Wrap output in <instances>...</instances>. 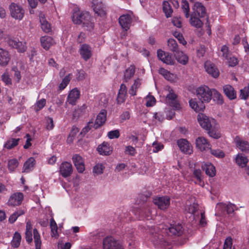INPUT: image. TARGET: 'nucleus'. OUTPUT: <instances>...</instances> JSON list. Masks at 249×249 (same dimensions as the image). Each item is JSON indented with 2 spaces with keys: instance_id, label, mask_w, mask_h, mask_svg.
Segmentation results:
<instances>
[{
  "instance_id": "obj_16",
  "label": "nucleus",
  "mask_w": 249,
  "mask_h": 249,
  "mask_svg": "<svg viewBox=\"0 0 249 249\" xmlns=\"http://www.w3.org/2000/svg\"><path fill=\"white\" fill-rule=\"evenodd\" d=\"M72 172V166L68 162H63L60 166V173L62 177L66 178L70 176Z\"/></svg>"
},
{
  "instance_id": "obj_18",
  "label": "nucleus",
  "mask_w": 249,
  "mask_h": 249,
  "mask_svg": "<svg viewBox=\"0 0 249 249\" xmlns=\"http://www.w3.org/2000/svg\"><path fill=\"white\" fill-rule=\"evenodd\" d=\"M80 91L77 88L72 89L68 94L67 102L71 105H74L80 97Z\"/></svg>"
},
{
  "instance_id": "obj_31",
  "label": "nucleus",
  "mask_w": 249,
  "mask_h": 249,
  "mask_svg": "<svg viewBox=\"0 0 249 249\" xmlns=\"http://www.w3.org/2000/svg\"><path fill=\"white\" fill-rule=\"evenodd\" d=\"M36 164V160L33 157L29 158L24 163L23 167V172L28 173L32 171Z\"/></svg>"
},
{
  "instance_id": "obj_33",
  "label": "nucleus",
  "mask_w": 249,
  "mask_h": 249,
  "mask_svg": "<svg viewBox=\"0 0 249 249\" xmlns=\"http://www.w3.org/2000/svg\"><path fill=\"white\" fill-rule=\"evenodd\" d=\"M176 58L178 62L182 64L186 65L188 62V57L182 51H178L174 53Z\"/></svg>"
},
{
  "instance_id": "obj_35",
  "label": "nucleus",
  "mask_w": 249,
  "mask_h": 249,
  "mask_svg": "<svg viewBox=\"0 0 249 249\" xmlns=\"http://www.w3.org/2000/svg\"><path fill=\"white\" fill-rule=\"evenodd\" d=\"M32 225L30 221H28L26 225L25 238L27 242L30 243L33 241Z\"/></svg>"
},
{
  "instance_id": "obj_57",
  "label": "nucleus",
  "mask_w": 249,
  "mask_h": 249,
  "mask_svg": "<svg viewBox=\"0 0 249 249\" xmlns=\"http://www.w3.org/2000/svg\"><path fill=\"white\" fill-rule=\"evenodd\" d=\"M104 166L102 164H96L93 169V172L97 175L101 174L103 173Z\"/></svg>"
},
{
  "instance_id": "obj_42",
  "label": "nucleus",
  "mask_w": 249,
  "mask_h": 249,
  "mask_svg": "<svg viewBox=\"0 0 249 249\" xmlns=\"http://www.w3.org/2000/svg\"><path fill=\"white\" fill-rule=\"evenodd\" d=\"M163 11L165 14L167 18H169L171 16L173 13V10L171 5L168 1H164L162 4Z\"/></svg>"
},
{
  "instance_id": "obj_52",
  "label": "nucleus",
  "mask_w": 249,
  "mask_h": 249,
  "mask_svg": "<svg viewBox=\"0 0 249 249\" xmlns=\"http://www.w3.org/2000/svg\"><path fill=\"white\" fill-rule=\"evenodd\" d=\"M249 96V85L240 90V97L241 99L246 100Z\"/></svg>"
},
{
  "instance_id": "obj_21",
  "label": "nucleus",
  "mask_w": 249,
  "mask_h": 249,
  "mask_svg": "<svg viewBox=\"0 0 249 249\" xmlns=\"http://www.w3.org/2000/svg\"><path fill=\"white\" fill-rule=\"evenodd\" d=\"M93 3L94 11L98 15L102 17L106 15L105 5L102 2L95 0Z\"/></svg>"
},
{
  "instance_id": "obj_60",
  "label": "nucleus",
  "mask_w": 249,
  "mask_h": 249,
  "mask_svg": "<svg viewBox=\"0 0 249 249\" xmlns=\"http://www.w3.org/2000/svg\"><path fill=\"white\" fill-rule=\"evenodd\" d=\"M152 147L153 148V151L157 153L163 148V145L161 143L154 142L152 144Z\"/></svg>"
},
{
  "instance_id": "obj_6",
  "label": "nucleus",
  "mask_w": 249,
  "mask_h": 249,
  "mask_svg": "<svg viewBox=\"0 0 249 249\" xmlns=\"http://www.w3.org/2000/svg\"><path fill=\"white\" fill-rule=\"evenodd\" d=\"M164 92H166V101L173 106L176 109L180 108V105L177 100V95L175 93L173 89L169 86H166L164 89Z\"/></svg>"
},
{
  "instance_id": "obj_34",
  "label": "nucleus",
  "mask_w": 249,
  "mask_h": 249,
  "mask_svg": "<svg viewBox=\"0 0 249 249\" xmlns=\"http://www.w3.org/2000/svg\"><path fill=\"white\" fill-rule=\"evenodd\" d=\"M235 161L239 166L243 168L246 166L248 162V159L245 155L239 154L236 156Z\"/></svg>"
},
{
  "instance_id": "obj_23",
  "label": "nucleus",
  "mask_w": 249,
  "mask_h": 249,
  "mask_svg": "<svg viewBox=\"0 0 249 249\" xmlns=\"http://www.w3.org/2000/svg\"><path fill=\"white\" fill-rule=\"evenodd\" d=\"M107 112L105 110H102L97 116L93 127L97 129L102 126L106 121Z\"/></svg>"
},
{
  "instance_id": "obj_29",
  "label": "nucleus",
  "mask_w": 249,
  "mask_h": 249,
  "mask_svg": "<svg viewBox=\"0 0 249 249\" xmlns=\"http://www.w3.org/2000/svg\"><path fill=\"white\" fill-rule=\"evenodd\" d=\"M39 20L42 30L45 33L50 32L51 31V25L47 21L43 14H40L39 15Z\"/></svg>"
},
{
  "instance_id": "obj_62",
  "label": "nucleus",
  "mask_w": 249,
  "mask_h": 249,
  "mask_svg": "<svg viewBox=\"0 0 249 249\" xmlns=\"http://www.w3.org/2000/svg\"><path fill=\"white\" fill-rule=\"evenodd\" d=\"M172 23L174 26L178 28L181 27V20L180 18L174 17L172 19Z\"/></svg>"
},
{
  "instance_id": "obj_54",
  "label": "nucleus",
  "mask_w": 249,
  "mask_h": 249,
  "mask_svg": "<svg viewBox=\"0 0 249 249\" xmlns=\"http://www.w3.org/2000/svg\"><path fill=\"white\" fill-rule=\"evenodd\" d=\"M2 81L7 85H11L12 80L10 78L8 73L6 71L1 75Z\"/></svg>"
},
{
  "instance_id": "obj_19",
  "label": "nucleus",
  "mask_w": 249,
  "mask_h": 249,
  "mask_svg": "<svg viewBox=\"0 0 249 249\" xmlns=\"http://www.w3.org/2000/svg\"><path fill=\"white\" fill-rule=\"evenodd\" d=\"M204 67L206 71L213 77L216 78L218 76L219 72L215 66L210 61L205 63Z\"/></svg>"
},
{
  "instance_id": "obj_45",
  "label": "nucleus",
  "mask_w": 249,
  "mask_h": 249,
  "mask_svg": "<svg viewBox=\"0 0 249 249\" xmlns=\"http://www.w3.org/2000/svg\"><path fill=\"white\" fill-rule=\"evenodd\" d=\"M21 239V237L20 233L18 232H16L12 241V246L14 248L18 247L20 244Z\"/></svg>"
},
{
  "instance_id": "obj_7",
  "label": "nucleus",
  "mask_w": 249,
  "mask_h": 249,
  "mask_svg": "<svg viewBox=\"0 0 249 249\" xmlns=\"http://www.w3.org/2000/svg\"><path fill=\"white\" fill-rule=\"evenodd\" d=\"M6 41L9 46L16 49L18 52L24 53L26 51L25 42L19 41L18 39L10 36L7 37Z\"/></svg>"
},
{
  "instance_id": "obj_58",
  "label": "nucleus",
  "mask_w": 249,
  "mask_h": 249,
  "mask_svg": "<svg viewBox=\"0 0 249 249\" xmlns=\"http://www.w3.org/2000/svg\"><path fill=\"white\" fill-rule=\"evenodd\" d=\"M232 238L231 237H228L226 239L223 249H231L232 244Z\"/></svg>"
},
{
  "instance_id": "obj_22",
  "label": "nucleus",
  "mask_w": 249,
  "mask_h": 249,
  "mask_svg": "<svg viewBox=\"0 0 249 249\" xmlns=\"http://www.w3.org/2000/svg\"><path fill=\"white\" fill-rule=\"evenodd\" d=\"M10 59L9 53L3 49H0V65L2 67L7 66Z\"/></svg>"
},
{
  "instance_id": "obj_9",
  "label": "nucleus",
  "mask_w": 249,
  "mask_h": 249,
  "mask_svg": "<svg viewBox=\"0 0 249 249\" xmlns=\"http://www.w3.org/2000/svg\"><path fill=\"white\" fill-rule=\"evenodd\" d=\"M153 201L159 209L162 210H166L170 203V198L167 196L157 197L153 199Z\"/></svg>"
},
{
  "instance_id": "obj_1",
  "label": "nucleus",
  "mask_w": 249,
  "mask_h": 249,
  "mask_svg": "<svg viewBox=\"0 0 249 249\" xmlns=\"http://www.w3.org/2000/svg\"><path fill=\"white\" fill-rule=\"evenodd\" d=\"M160 227H156L155 226L149 227L150 231L153 234V241L155 244L160 245V246H165V240L163 238V235L160 233H157V229H162V232H163V230L165 231H169V233L172 235L176 236H180L183 233V227L179 223H174L171 224L170 226L166 228L165 229L163 228L162 225H160Z\"/></svg>"
},
{
  "instance_id": "obj_39",
  "label": "nucleus",
  "mask_w": 249,
  "mask_h": 249,
  "mask_svg": "<svg viewBox=\"0 0 249 249\" xmlns=\"http://www.w3.org/2000/svg\"><path fill=\"white\" fill-rule=\"evenodd\" d=\"M33 234L36 249H41V240L40 234L37 229H34Z\"/></svg>"
},
{
  "instance_id": "obj_36",
  "label": "nucleus",
  "mask_w": 249,
  "mask_h": 249,
  "mask_svg": "<svg viewBox=\"0 0 249 249\" xmlns=\"http://www.w3.org/2000/svg\"><path fill=\"white\" fill-rule=\"evenodd\" d=\"M189 105L196 112L202 111L205 108V106L203 104V103L201 102L198 104L194 100L192 99L190 100Z\"/></svg>"
},
{
  "instance_id": "obj_59",
  "label": "nucleus",
  "mask_w": 249,
  "mask_h": 249,
  "mask_svg": "<svg viewBox=\"0 0 249 249\" xmlns=\"http://www.w3.org/2000/svg\"><path fill=\"white\" fill-rule=\"evenodd\" d=\"M125 153L131 156H134L136 153L135 149L131 146H127L125 147Z\"/></svg>"
},
{
  "instance_id": "obj_25",
  "label": "nucleus",
  "mask_w": 249,
  "mask_h": 249,
  "mask_svg": "<svg viewBox=\"0 0 249 249\" xmlns=\"http://www.w3.org/2000/svg\"><path fill=\"white\" fill-rule=\"evenodd\" d=\"M223 90L224 94L230 100H233L236 98V93L234 88L230 85L223 86Z\"/></svg>"
},
{
  "instance_id": "obj_49",
  "label": "nucleus",
  "mask_w": 249,
  "mask_h": 249,
  "mask_svg": "<svg viewBox=\"0 0 249 249\" xmlns=\"http://www.w3.org/2000/svg\"><path fill=\"white\" fill-rule=\"evenodd\" d=\"M19 139H11L9 140L4 144V147L10 149L18 144Z\"/></svg>"
},
{
  "instance_id": "obj_28",
  "label": "nucleus",
  "mask_w": 249,
  "mask_h": 249,
  "mask_svg": "<svg viewBox=\"0 0 249 249\" xmlns=\"http://www.w3.org/2000/svg\"><path fill=\"white\" fill-rule=\"evenodd\" d=\"M40 42L42 47L45 50H48L54 43L53 38L48 36L41 37Z\"/></svg>"
},
{
  "instance_id": "obj_11",
  "label": "nucleus",
  "mask_w": 249,
  "mask_h": 249,
  "mask_svg": "<svg viewBox=\"0 0 249 249\" xmlns=\"http://www.w3.org/2000/svg\"><path fill=\"white\" fill-rule=\"evenodd\" d=\"M79 52L81 57L85 61L88 60L92 55V48L87 44H82Z\"/></svg>"
},
{
  "instance_id": "obj_61",
  "label": "nucleus",
  "mask_w": 249,
  "mask_h": 249,
  "mask_svg": "<svg viewBox=\"0 0 249 249\" xmlns=\"http://www.w3.org/2000/svg\"><path fill=\"white\" fill-rule=\"evenodd\" d=\"M211 154L218 158H223L225 156L224 153L220 150L211 149Z\"/></svg>"
},
{
  "instance_id": "obj_8",
  "label": "nucleus",
  "mask_w": 249,
  "mask_h": 249,
  "mask_svg": "<svg viewBox=\"0 0 249 249\" xmlns=\"http://www.w3.org/2000/svg\"><path fill=\"white\" fill-rule=\"evenodd\" d=\"M103 244V249H123L119 243L111 236L105 238Z\"/></svg>"
},
{
  "instance_id": "obj_10",
  "label": "nucleus",
  "mask_w": 249,
  "mask_h": 249,
  "mask_svg": "<svg viewBox=\"0 0 249 249\" xmlns=\"http://www.w3.org/2000/svg\"><path fill=\"white\" fill-rule=\"evenodd\" d=\"M193 14L200 18H204L207 15V10L204 5L200 2H195L192 6Z\"/></svg>"
},
{
  "instance_id": "obj_12",
  "label": "nucleus",
  "mask_w": 249,
  "mask_h": 249,
  "mask_svg": "<svg viewBox=\"0 0 249 249\" xmlns=\"http://www.w3.org/2000/svg\"><path fill=\"white\" fill-rule=\"evenodd\" d=\"M23 199V195L21 193H15L9 197L7 204L10 206H17L19 205Z\"/></svg>"
},
{
  "instance_id": "obj_14",
  "label": "nucleus",
  "mask_w": 249,
  "mask_h": 249,
  "mask_svg": "<svg viewBox=\"0 0 249 249\" xmlns=\"http://www.w3.org/2000/svg\"><path fill=\"white\" fill-rule=\"evenodd\" d=\"M72 161L79 173H83L85 170V164L83 158L78 154H74L72 158Z\"/></svg>"
},
{
  "instance_id": "obj_48",
  "label": "nucleus",
  "mask_w": 249,
  "mask_h": 249,
  "mask_svg": "<svg viewBox=\"0 0 249 249\" xmlns=\"http://www.w3.org/2000/svg\"><path fill=\"white\" fill-rule=\"evenodd\" d=\"M19 162L17 159H13L8 161V168L11 172H14L18 166Z\"/></svg>"
},
{
  "instance_id": "obj_32",
  "label": "nucleus",
  "mask_w": 249,
  "mask_h": 249,
  "mask_svg": "<svg viewBox=\"0 0 249 249\" xmlns=\"http://www.w3.org/2000/svg\"><path fill=\"white\" fill-rule=\"evenodd\" d=\"M202 169L206 174L210 177H213L215 175V170L214 166L211 163H206L202 165Z\"/></svg>"
},
{
  "instance_id": "obj_64",
  "label": "nucleus",
  "mask_w": 249,
  "mask_h": 249,
  "mask_svg": "<svg viewBox=\"0 0 249 249\" xmlns=\"http://www.w3.org/2000/svg\"><path fill=\"white\" fill-rule=\"evenodd\" d=\"M228 63L230 66L234 67L238 64L237 59L235 57L228 58Z\"/></svg>"
},
{
  "instance_id": "obj_50",
  "label": "nucleus",
  "mask_w": 249,
  "mask_h": 249,
  "mask_svg": "<svg viewBox=\"0 0 249 249\" xmlns=\"http://www.w3.org/2000/svg\"><path fill=\"white\" fill-rule=\"evenodd\" d=\"M152 211L150 208H147L144 210H141L140 212V214L141 218L144 217L147 220H149L152 218Z\"/></svg>"
},
{
  "instance_id": "obj_13",
  "label": "nucleus",
  "mask_w": 249,
  "mask_h": 249,
  "mask_svg": "<svg viewBox=\"0 0 249 249\" xmlns=\"http://www.w3.org/2000/svg\"><path fill=\"white\" fill-rule=\"evenodd\" d=\"M158 58L163 63L168 65H172L174 64V60L172 58V55L168 53L165 52L161 50H159L157 52Z\"/></svg>"
},
{
  "instance_id": "obj_15",
  "label": "nucleus",
  "mask_w": 249,
  "mask_h": 249,
  "mask_svg": "<svg viewBox=\"0 0 249 249\" xmlns=\"http://www.w3.org/2000/svg\"><path fill=\"white\" fill-rule=\"evenodd\" d=\"M177 143L180 150L182 152L188 154L192 153L193 151L192 146L187 140L180 139L178 141Z\"/></svg>"
},
{
  "instance_id": "obj_17",
  "label": "nucleus",
  "mask_w": 249,
  "mask_h": 249,
  "mask_svg": "<svg viewBox=\"0 0 249 249\" xmlns=\"http://www.w3.org/2000/svg\"><path fill=\"white\" fill-rule=\"evenodd\" d=\"M131 21L132 18L128 14L122 15L119 18V22L120 25L125 31L129 29Z\"/></svg>"
},
{
  "instance_id": "obj_3",
  "label": "nucleus",
  "mask_w": 249,
  "mask_h": 249,
  "mask_svg": "<svg viewBox=\"0 0 249 249\" xmlns=\"http://www.w3.org/2000/svg\"><path fill=\"white\" fill-rule=\"evenodd\" d=\"M90 16L88 12H82L81 13H75L73 16V21L74 23L83 24L87 27V30H90L94 27L93 23L89 21Z\"/></svg>"
},
{
  "instance_id": "obj_37",
  "label": "nucleus",
  "mask_w": 249,
  "mask_h": 249,
  "mask_svg": "<svg viewBox=\"0 0 249 249\" xmlns=\"http://www.w3.org/2000/svg\"><path fill=\"white\" fill-rule=\"evenodd\" d=\"M212 97L218 104H222L224 102L222 95L215 89H212Z\"/></svg>"
},
{
  "instance_id": "obj_63",
  "label": "nucleus",
  "mask_w": 249,
  "mask_h": 249,
  "mask_svg": "<svg viewBox=\"0 0 249 249\" xmlns=\"http://www.w3.org/2000/svg\"><path fill=\"white\" fill-rule=\"evenodd\" d=\"M221 51L222 52V55L226 59H228V57L229 56V49L227 46L226 45H223L221 49Z\"/></svg>"
},
{
  "instance_id": "obj_55",
  "label": "nucleus",
  "mask_w": 249,
  "mask_h": 249,
  "mask_svg": "<svg viewBox=\"0 0 249 249\" xmlns=\"http://www.w3.org/2000/svg\"><path fill=\"white\" fill-rule=\"evenodd\" d=\"M145 100V105L147 107H152L154 106L156 102L154 97L151 95L147 96Z\"/></svg>"
},
{
  "instance_id": "obj_47",
  "label": "nucleus",
  "mask_w": 249,
  "mask_h": 249,
  "mask_svg": "<svg viewBox=\"0 0 249 249\" xmlns=\"http://www.w3.org/2000/svg\"><path fill=\"white\" fill-rule=\"evenodd\" d=\"M135 70V68L133 66H131L126 70L124 75V78L125 81H127L134 75Z\"/></svg>"
},
{
  "instance_id": "obj_44",
  "label": "nucleus",
  "mask_w": 249,
  "mask_h": 249,
  "mask_svg": "<svg viewBox=\"0 0 249 249\" xmlns=\"http://www.w3.org/2000/svg\"><path fill=\"white\" fill-rule=\"evenodd\" d=\"M181 9L186 18L190 17V7L188 2L186 0H182L181 2Z\"/></svg>"
},
{
  "instance_id": "obj_24",
  "label": "nucleus",
  "mask_w": 249,
  "mask_h": 249,
  "mask_svg": "<svg viewBox=\"0 0 249 249\" xmlns=\"http://www.w3.org/2000/svg\"><path fill=\"white\" fill-rule=\"evenodd\" d=\"M97 149L100 154L104 155H109L112 151V148L105 142L99 145Z\"/></svg>"
},
{
  "instance_id": "obj_51",
  "label": "nucleus",
  "mask_w": 249,
  "mask_h": 249,
  "mask_svg": "<svg viewBox=\"0 0 249 249\" xmlns=\"http://www.w3.org/2000/svg\"><path fill=\"white\" fill-rule=\"evenodd\" d=\"M71 74H69L63 79L61 83L59 86V89L60 90H63L69 83L71 79Z\"/></svg>"
},
{
  "instance_id": "obj_40",
  "label": "nucleus",
  "mask_w": 249,
  "mask_h": 249,
  "mask_svg": "<svg viewBox=\"0 0 249 249\" xmlns=\"http://www.w3.org/2000/svg\"><path fill=\"white\" fill-rule=\"evenodd\" d=\"M159 73L168 81H173L175 77V75L170 73L167 70L161 68L159 69Z\"/></svg>"
},
{
  "instance_id": "obj_56",
  "label": "nucleus",
  "mask_w": 249,
  "mask_h": 249,
  "mask_svg": "<svg viewBox=\"0 0 249 249\" xmlns=\"http://www.w3.org/2000/svg\"><path fill=\"white\" fill-rule=\"evenodd\" d=\"M107 136L110 139L118 138L120 136V132L118 130H114L108 132Z\"/></svg>"
},
{
  "instance_id": "obj_4",
  "label": "nucleus",
  "mask_w": 249,
  "mask_h": 249,
  "mask_svg": "<svg viewBox=\"0 0 249 249\" xmlns=\"http://www.w3.org/2000/svg\"><path fill=\"white\" fill-rule=\"evenodd\" d=\"M212 89L207 86H201L196 90V94L199 100L202 103L209 102L212 99Z\"/></svg>"
},
{
  "instance_id": "obj_20",
  "label": "nucleus",
  "mask_w": 249,
  "mask_h": 249,
  "mask_svg": "<svg viewBox=\"0 0 249 249\" xmlns=\"http://www.w3.org/2000/svg\"><path fill=\"white\" fill-rule=\"evenodd\" d=\"M196 147L201 151L211 149L210 144L207 140L203 137H199L196 140Z\"/></svg>"
},
{
  "instance_id": "obj_46",
  "label": "nucleus",
  "mask_w": 249,
  "mask_h": 249,
  "mask_svg": "<svg viewBox=\"0 0 249 249\" xmlns=\"http://www.w3.org/2000/svg\"><path fill=\"white\" fill-rule=\"evenodd\" d=\"M193 175L197 179L196 183H198L200 185H203L204 183L202 181V173L200 169H195L193 172Z\"/></svg>"
},
{
  "instance_id": "obj_27",
  "label": "nucleus",
  "mask_w": 249,
  "mask_h": 249,
  "mask_svg": "<svg viewBox=\"0 0 249 249\" xmlns=\"http://www.w3.org/2000/svg\"><path fill=\"white\" fill-rule=\"evenodd\" d=\"M189 20L190 24L196 28H201L203 26V22L200 19V18L196 15L192 14Z\"/></svg>"
},
{
  "instance_id": "obj_43",
  "label": "nucleus",
  "mask_w": 249,
  "mask_h": 249,
  "mask_svg": "<svg viewBox=\"0 0 249 249\" xmlns=\"http://www.w3.org/2000/svg\"><path fill=\"white\" fill-rule=\"evenodd\" d=\"M24 211L23 210L19 209L14 213L10 215L9 218V221L10 223H14L17 218L20 215L24 213Z\"/></svg>"
},
{
  "instance_id": "obj_53",
  "label": "nucleus",
  "mask_w": 249,
  "mask_h": 249,
  "mask_svg": "<svg viewBox=\"0 0 249 249\" xmlns=\"http://www.w3.org/2000/svg\"><path fill=\"white\" fill-rule=\"evenodd\" d=\"M46 101L45 99H41L38 101L35 105V109L38 111L41 109L46 105Z\"/></svg>"
},
{
  "instance_id": "obj_5",
  "label": "nucleus",
  "mask_w": 249,
  "mask_h": 249,
  "mask_svg": "<svg viewBox=\"0 0 249 249\" xmlns=\"http://www.w3.org/2000/svg\"><path fill=\"white\" fill-rule=\"evenodd\" d=\"M9 9L13 18L21 20L24 17L25 11L21 5L13 2L9 5Z\"/></svg>"
},
{
  "instance_id": "obj_26",
  "label": "nucleus",
  "mask_w": 249,
  "mask_h": 249,
  "mask_svg": "<svg viewBox=\"0 0 249 249\" xmlns=\"http://www.w3.org/2000/svg\"><path fill=\"white\" fill-rule=\"evenodd\" d=\"M235 142L237 147L242 151L249 153V142L247 141L242 140L238 137L235 138Z\"/></svg>"
},
{
  "instance_id": "obj_2",
  "label": "nucleus",
  "mask_w": 249,
  "mask_h": 249,
  "mask_svg": "<svg viewBox=\"0 0 249 249\" xmlns=\"http://www.w3.org/2000/svg\"><path fill=\"white\" fill-rule=\"evenodd\" d=\"M197 120L200 126L208 131L210 137L214 139L220 137V133L218 131L219 126L214 119L209 118L204 114L199 113Z\"/></svg>"
},
{
  "instance_id": "obj_38",
  "label": "nucleus",
  "mask_w": 249,
  "mask_h": 249,
  "mask_svg": "<svg viewBox=\"0 0 249 249\" xmlns=\"http://www.w3.org/2000/svg\"><path fill=\"white\" fill-rule=\"evenodd\" d=\"M167 45L169 49L173 52L174 53H177L179 51L177 42L174 39H169L167 42Z\"/></svg>"
},
{
  "instance_id": "obj_41",
  "label": "nucleus",
  "mask_w": 249,
  "mask_h": 249,
  "mask_svg": "<svg viewBox=\"0 0 249 249\" xmlns=\"http://www.w3.org/2000/svg\"><path fill=\"white\" fill-rule=\"evenodd\" d=\"M50 228L51 229L52 237L57 238L58 237V227L56 222L53 218L50 220Z\"/></svg>"
},
{
  "instance_id": "obj_30",
  "label": "nucleus",
  "mask_w": 249,
  "mask_h": 249,
  "mask_svg": "<svg viewBox=\"0 0 249 249\" xmlns=\"http://www.w3.org/2000/svg\"><path fill=\"white\" fill-rule=\"evenodd\" d=\"M235 206L231 203L228 204L219 203L216 205V209L221 210V211H226L228 214L233 213L234 211Z\"/></svg>"
}]
</instances>
